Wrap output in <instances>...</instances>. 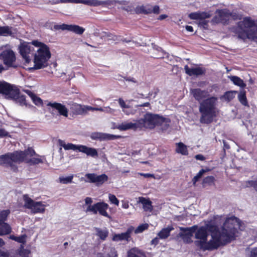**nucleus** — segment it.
I'll return each instance as SVG.
<instances>
[{
	"mask_svg": "<svg viewBox=\"0 0 257 257\" xmlns=\"http://www.w3.org/2000/svg\"><path fill=\"white\" fill-rule=\"evenodd\" d=\"M100 6H102L105 7H108L115 5L117 3L120 5H124L126 3V1H117L116 0H107L105 1H99Z\"/></svg>",
	"mask_w": 257,
	"mask_h": 257,
	"instance_id": "29",
	"label": "nucleus"
},
{
	"mask_svg": "<svg viewBox=\"0 0 257 257\" xmlns=\"http://www.w3.org/2000/svg\"><path fill=\"white\" fill-rule=\"evenodd\" d=\"M108 205L104 202H99L92 205H88L86 211L93 212L96 214L98 212L100 215L110 219L111 216L108 214L106 210L108 208Z\"/></svg>",
	"mask_w": 257,
	"mask_h": 257,
	"instance_id": "10",
	"label": "nucleus"
},
{
	"mask_svg": "<svg viewBox=\"0 0 257 257\" xmlns=\"http://www.w3.org/2000/svg\"><path fill=\"white\" fill-rule=\"evenodd\" d=\"M149 227V225L147 223L142 224L138 226L135 230V233H139L143 232Z\"/></svg>",
	"mask_w": 257,
	"mask_h": 257,
	"instance_id": "45",
	"label": "nucleus"
},
{
	"mask_svg": "<svg viewBox=\"0 0 257 257\" xmlns=\"http://www.w3.org/2000/svg\"><path fill=\"white\" fill-rule=\"evenodd\" d=\"M118 103L120 106L122 108H128L130 106L128 105H126L124 102V101L121 98L118 99Z\"/></svg>",
	"mask_w": 257,
	"mask_h": 257,
	"instance_id": "56",
	"label": "nucleus"
},
{
	"mask_svg": "<svg viewBox=\"0 0 257 257\" xmlns=\"http://www.w3.org/2000/svg\"><path fill=\"white\" fill-rule=\"evenodd\" d=\"M73 178V176L71 175L66 177H59V180L60 183L64 184H67L68 183H72Z\"/></svg>",
	"mask_w": 257,
	"mask_h": 257,
	"instance_id": "43",
	"label": "nucleus"
},
{
	"mask_svg": "<svg viewBox=\"0 0 257 257\" xmlns=\"http://www.w3.org/2000/svg\"><path fill=\"white\" fill-rule=\"evenodd\" d=\"M237 91L230 90L225 92L223 95V98L228 102L231 101L235 96V94L237 93Z\"/></svg>",
	"mask_w": 257,
	"mask_h": 257,
	"instance_id": "34",
	"label": "nucleus"
},
{
	"mask_svg": "<svg viewBox=\"0 0 257 257\" xmlns=\"http://www.w3.org/2000/svg\"><path fill=\"white\" fill-rule=\"evenodd\" d=\"M108 198L111 203L118 206L119 201L114 195L109 194Z\"/></svg>",
	"mask_w": 257,
	"mask_h": 257,
	"instance_id": "48",
	"label": "nucleus"
},
{
	"mask_svg": "<svg viewBox=\"0 0 257 257\" xmlns=\"http://www.w3.org/2000/svg\"><path fill=\"white\" fill-rule=\"evenodd\" d=\"M32 44L39 48L34 54V66L30 68V70H38L48 66V62L51 57L49 46L38 40L32 41Z\"/></svg>",
	"mask_w": 257,
	"mask_h": 257,
	"instance_id": "4",
	"label": "nucleus"
},
{
	"mask_svg": "<svg viewBox=\"0 0 257 257\" xmlns=\"http://www.w3.org/2000/svg\"><path fill=\"white\" fill-rule=\"evenodd\" d=\"M9 134L4 128H0V138L10 137Z\"/></svg>",
	"mask_w": 257,
	"mask_h": 257,
	"instance_id": "58",
	"label": "nucleus"
},
{
	"mask_svg": "<svg viewBox=\"0 0 257 257\" xmlns=\"http://www.w3.org/2000/svg\"><path fill=\"white\" fill-rule=\"evenodd\" d=\"M134 231V227L133 226H130L125 232L115 234L112 237V240L115 241L126 240L130 241L131 239V234Z\"/></svg>",
	"mask_w": 257,
	"mask_h": 257,
	"instance_id": "18",
	"label": "nucleus"
},
{
	"mask_svg": "<svg viewBox=\"0 0 257 257\" xmlns=\"http://www.w3.org/2000/svg\"><path fill=\"white\" fill-rule=\"evenodd\" d=\"M185 73L190 76H200L204 75L206 73V69L203 67L189 68L188 65L184 67Z\"/></svg>",
	"mask_w": 257,
	"mask_h": 257,
	"instance_id": "19",
	"label": "nucleus"
},
{
	"mask_svg": "<svg viewBox=\"0 0 257 257\" xmlns=\"http://www.w3.org/2000/svg\"><path fill=\"white\" fill-rule=\"evenodd\" d=\"M139 175L141 176H144L145 178H155V175L153 174L150 173H139Z\"/></svg>",
	"mask_w": 257,
	"mask_h": 257,
	"instance_id": "60",
	"label": "nucleus"
},
{
	"mask_svg": "<svg viewBox=\"0 0 257 257\" xmlns=\"http://www.w3.org/2000/svg\"><path fill=\"white\" fill-rule=\"evenodd\" d=\"M96 175V174L95 173L86 174L85 177L87 180H86L85 181L89 183H95Z\"/></svg>",
	"mask_w": 257,
	"mask_h": 257,
	"instance_id": "44",
	"label": "nucleus"
},
{
	"mask_svg": "<svg viewBox=\"0 0 257 257\" xmlns=\"http://www.w3.org/2000/svg\"><path fill=\"white\" fill-rule=\"evenodd\" d=\"M18 93L14 97H11L10 99L14 100L16 103H19L20 105H27L26 96L25 95H21L20 89L17 87Z\"/></svg>",
	"mask_w": 257,
	"mask_h": 257,
	"instance_id": "26",
	"label": "nucleus"
},
{
	"mask_svg": "<svg viewBox=\"0 0 257 257\" xmlns=\"http://www.w3.org/2000/svg\"><path fill=\"white\" fill-rule=\"evenodd\" d=\"M32 100L35 104L37 106L42 105L43 104L42 100L36 95L33 98Z\"/></svg>",
	"mask_w": 257,
	"mask_h": 257,
	"instance_id": "53",
	"label": "nucleus"
},
{
	"mask_svg": "<svg viewBox=\"0 0 257 257\" xmlns=\"http://www.w3.org/2000/svg\"><path fill=\"white\" fill-rule=\"evenodd\" d=\"M24 162L31 166L44 163L43 159L39 158H32L29 159H26Z\"/></svg>",
	"mask_w": 257,
	"mask_h": 257,
	"instance_id": "36",
	"label": "nucleus"
},
{
	"mask_svg": "<svg viewBox=\"0 0 257 257\" xmlns=\"http://www.w3.org/2000/svg\"><path fill=\"white\" fill-rule=\"evenodd\" d=\"M141 129L143 128H154L156 126H162L163 131L167 130L170 126L171 119L157 114L147 112L143 118L139 119Z\"/></svg>",
	"mask_w": 257,
	"mask_h": 257,
	"instance_id": "5",
	"label": "nucleus"
},
{
	"mask_svg": "<svg viewBox=\"0 0 257 257\" xmlns=\"http://www.w3.org/2000/svg\"><path fill=\"white\" fill-rule=\"evenodd\" d=\"M104 36L107 37L109 40H111L113 41H116L117 40V36L116 35H113L112 34L110 33H105Z\"/></svg>",
	"mask_w": 257,
	"mask_h": 257,
	"instance_id": "55",
	"label": "nucleus"
},
{
	"mask_svg": "<svg viewBox=\"0 0 257 257\" xmlns=\"http://www.w3.org/2000/svg\"><path fill=\"white\" fill-rule=\"evenodd\" d=\"M215 15L213 18V21L216 23H221L224 25L228 24L230 17H232L234 20L237 19V16L232 14L230 11L227 9H218L215 12Z\"/></svg>",
	"mask_w": 257,
	"mask_h": 257,
	"instance_id": "7",
	"label": "nucleus"
},
{
	"mask_svg": "<svg viewBox=\"0 0 257 257\" xmlns=\"http://www.w3.org/2000/svg\"><path fill=\"white\" fill-rule=\"evenodd\" d=\"M12 227L8 223L0 221V236L8 235L12 232Z\"/></svg>",
	"mask_w": 257,
	"mask_h": 257,
	"instance_id": "25",
	"label": "nucleus"
},
{
	"mask_svg": "<svg viewBox=\"0 0 257 257\" xmlns=\"http://www.w3.org/2000/svg\"><path fill=\"white\" fill-rule=\"evenodd\" d=\"M23 198L24 201V207L31 210L33 214L43 213L45 211V205L42 204V202L35 201L27 194L24 195Z\"/></svg>",
	"mask_w": 257,
	"mask_h": 257,
	"instance_id": "8",
	"label": "nucleus"
},
{
	"mask_svg": "<svg viewBox=\"0 0 257 257\" xmlns=\"http://www.w3.org/2000/svg\"><path fill=\"white\" fill-rule=\"evenodd\" d=\"M96 235L103 240H104L108 235V231L107 230H101L100 228H96Z\"/></svg>",
	"mask_w": 257,
	"mask_h": 257,
	"instance_id": "37",
	"label": "nucleus"
},
{
	"mask_svg": "<svg viewBox=\"0 0 257 257\" xmlns=\"http://www.w3.org/2000/svg\"><path fill=\"white\" fill-rule=\"evenodd\" d=\"M96 257H118V254L115 248H112L106 255H104L102 253H99Z\"/></svg>",
	"mask_w": 257,
	"mask_h": 257,
	"instance_id": "41",
	"label": "nucleus"
},
{
	"mask_svg": "<svg viewBox=\"0 0 257 257\" xmlns=\"http://www.w3.org/2000/svg\"><path fill=\"white\" fill-rule=\"evenodd\" d=\"M82 4L91 7H98L100 6L99 0H82Z\"/></svg>",
	"mask_w": 257,
	"mask_h": 257,
	"instance_id": "40",
	"label": "nucleus"
},
{
	"mask_svg": "<svg viewBox=\"0 0 257 257\" xmlns=\"http://www.w3.org/2000/svg\"><path fill=\"white\" fill-rule=\"evenodd\" d=\"M11 29V27L8 26H0V36H7L12 35L13 33Z\"/></svg>",
	"mask_w": 257,
	"mask_h": 257,
	"instance_id": "35",
	"label": "nucleus"
},
{
	"mask_svg": "<svg viewBox=\"0 0 257 257\" xmlns=\"http://www.w3.org/2000/svg\"><path fill=\"white\" fill-rule=\"evenodd\" d=\"M208 17L209 16L205 13L194 12L190 13L189 15V17L192 20H204Z\"/></svg>",
	"mask_w": 257,
	"mask_h": 257,
	"instance_id": "32",
	"label": "nucleus"
},
{
	"mask_svg": "<svg viewBox=\"0 0 257 257\" xmlns=\"http://www.w3.org/2000/svg\"><path fill=\"white\" fill-rule=\"evenodd\" d=\"M247 257H257V247L251 248Z\"/></svg>",
	"mask_w": 257,
	"mask_h": 257,
	"instance_id": "52",
	"label": "nucleus"
},
{
	"mask_svg": "<svg viewBox=\"0 0 257 257\" xmlns=\"http://www.w3.org/2000/svg\"><path fill=\"white\" fill-rule=\"evenodd\" d=\"M26 235L23 234L20 236L17 237L16 241L19 243H21L24 244L26 242Z\"/></svg>",
	"mask_w": 257,
	"mask_h": 257,
	"instance_id": "54",
	"label": "nucleus"
},
{
	"mask_svg": "<svg viewBox=\"0 0 257 257\" xmlns=\"http://www.w3.org/2000/svg\"><path fill=\"white\" fill-rule=\"evenodd\" d=\"M11 213L10 209L2 210L0 211V221L6 222Z\"/></svg>",
	"mask_w": 257,
	"mask_h": 257,
	"instance_id": "39",
	"label": "nucleus"
},
{
	"mask_svg": "<svg viewBox=\"0 0 257 257\" xmlns=\"http://www.w3.org/2000/svg\"><path fill=\"white\" fill-rule=\"evenodd\" d=\"M84 109L85 110V113H87V111H89V110H102L101 108L99 109V108H97L93 107L90 106H84Z\"/></svg>",
	"mask_w": 257,
	"mask_h": 257,
	"instance_id": "62",
	"label": "nucleus"
},
{
	"mask_svg": "<svg viewBox=\"0 0 257 257\" xmlns=\"http://www.w3.org/2000/svg\"><path fill=\"white\" fill-rule=\"evenodd\" d=\"M119 138H120L119 136L99 132H94L90 135V138L92 140L100 141L114 140Z\"/></svg>",
	"mask_w": 257,
	"mask_h": 257,
	"instance_id": "17",
	"label": "nucleus"
},
{
	"mask_svg": "<svg viewBox=\"0 0 257 257\" xmlns=\"http://www.w3.org/2000/svg\"><path fill=\"white\" fill-rule=\"evenodd\" d=\"M197 228V225H194L191 227H181L180 230L183 232H180L179 236L182 239L185 243H191L193 242L191 237Z\"/></svg>",
	"mask_w": 257,
	"mask_h": 257,
	"instance_id": "13",
	"label": "nucleus"
},
{
	"mask_svg": "<svg viewBox=\"0 0 257 257\" xmlns=\"http://www.w3.org/2000/svg\"><path fill=\"white\" fill-rule=\"evenodd\" d=\"M236 33L238 35V38L242 39L243 40H245L246 39H250L249 37V29H245L243 28L239 29L238 27L236 30Z\"/></svg>",
	"mask_w": 257,
	"mask_h": 257,
	"instance_id": "27",
	"label": "nucleus"
},
{
	"mask_svg": "<svg viewBox=\"0 0 257 257\" xmlns=\"http://www.w3.org/2000/svg\"><path fill=\"white\" fill-rule=\"evenodd\" d=\"M118 128L121 131H126L130 129H133L135 130L138 128L141 129L139 119L136 120V122L135 123L132 122H122L120 125H119Z\"/></svg>",
	"mask_w": 257,
	"mask_h": 257,
	"instance_id": "21",
	"label": "nucleus"
},
{
	"mask_svg": "<svg viewBox=\"0 0 257 257\" xmlns=\"http://www.w3.org/2000/svg\"><path fill=\"white\" fill-rule=\"evenodd\" d=\"M208 234L207 228L204 226L200 227L196 231H195V237L199 240L195 241V244L199 247L202 246V244L204 243L205 240H207Z\"/></svg>",
	"mask_w": 257,
	"mask_h": 257,
	"instance_id": "15",
	"label": "nucleus"
},
{
	"mask_svg": "<svg viewBox=\"0 0 257 257\" xmlns=\"http://www.w3.org/2000/svg\"><path fill=\"white\" fill-rule=\"evenodd\" d=\"M108 176L105 174L100 175H96L95 183L97 185H101L108 180Z\"/></svg>",
	"mask_w": 257,
	"mask_h": 257,
	"instance_id": "38",
	"label": "nucleus"
},
{
	"mask_svg": "<svg viewBox=\"0 0 257 257\" xmlns=\"http://www.w3.org/2000/svg\"><path fill=\"white\" fill-rule=\"evenodd\" d=\"M255 26L254 20L250 17H245L243 20L237 23V27L239 29H251Z\"/></svg>",
	"mask_w": 257,
	"mask_h": 257,
	"instance_id": "20",
	"label": "nucleus"
},
{
	"mask_svg": "<svg viewBox=\"0 0 257 257\" xmlns=\"http://www.w3.org/2000/svg\"><path fill=\"white\" fill-rule=\"evenodd\" d=\"M207 228H208V230L210 232L213 233V234H215V235H216L215 234H218L217 235H220V233L221 232V231H219L218 227L216 225H214V224H209V225H207Z\"/></svg>",
	"mask_w": 257,
	"mask_h": 257,
	"instance_id": "42",
	"label": "nucleus"
},
{
	"mask_svg": "<svg viewBox=\"0 0 257 257\" xmlns=\"http://www.w3.org/2000/svg\"><path fill=\"white\" fill-rule=\"evenodd\" d=\"M245 186L247 187H253L254 189L257 192V180L246 181Z\"/></svg>",
	"mask_w": 257,
	"mask_h": 257,
	"instance_id": "46",
	"label": "nucleus"
},
{
	"mask_svg": "<svg viewBox=\"0 0 257 257\" xmlns=\"http://www.w3.org/2000/svg\"><path fill=\"white\" fill-rule=\"evenodd\" d=\"M17 88L6 81H0V93L5 95L8 98L15 96L18 92Z\"/></svg>",
	"mask_w": 257,
	"mask_h": 257,
	"instance_id": "12",
	"label": "nucleus"
},
{
	"mask_svg": "<svg viewBox=\"0 0 257 257\" xmlns=\"http://www.w3.org/2000/svg\"><path fill=\"white\" fill-rule=\"evenodd\" d=\"M139 202L143 204V209L145 211L151 212L153 210L152 202L149 198L140 197Z\"/></svg>",
	"mask_w": 257,
	"mask_h": 257,
	"instance_id": "22",
	"label": "nucleus"
},
{
	"mask_svg": "<svg viewBox=\"0 0 257 257\" xmlns=\"http://www.w3.org/2000/svg\"><path fill=\"white\" fill-rule=\"evenodd\" d=\"M215 179L212 176H207L203 179V183L211 185L214 183Z\"/></svg>",
	"mask_w": 257,
	"mask_h": 257,
	"instance_id": "47",
	"label": "nucleus"
},
{
	"mask_svg": "<svg viewBox=\"0 0 257 257\" xmlns=\"http://www.w3.org/2000/svg\"><path fill=\"white\" fill-rule=\"evenodd\" d=\"M53 28L55 30H68L78 35L82 34L85 31V29L78 25H67L65 24L55 25Z\"/></svg>",
	"mask_w": 257,
	"mask_h": 257,
	"instance_id": "14",
	"label": "nucleus"
},
{
	"mask_svg": "<svg viewBox=\"0 0 257 257\" xmlns=\"http://www.w3.org/2000/svg\"><path fill=\"white\" fill-rule=\"evenodd\" d=\"M203 174V171L200 170L199 172L197 174V175L193 178L192 181L194 185H195L196 183L199 180V179L202 176Z\"/></svg>",
	"mask_w": 257,
	"mask_h": 257,
	"instance_id": "49",
	"label": "nucleus"
},
{
	"mask_svg": "<svg viewBox=\"0 0 257 257\" xmlns=\"http://www.w3.org/2000/svg\"><path fill=\"white\" fill-rule=\"evenodd\" d=\"M28 156L42 157L37 154L32 148L29 147L24 151H15L0 155V165L9 168L12 171L17 173L19 171L17 164L24 162Z\"/></svg>",
	"mask_w": 257,
	"mask_h": 257,
	"instance_id": "3",
	"label": "nucleus"
},
{
	"mask_svg": "<svg viewBox=\"0 0 257 257\" xmlns=\"http://www.w3.org/2000/svg\"><path fill=\"white\" fill-rule=\"evenodd\" d=\"M238 99L240 103L243 106L249 107V104L246 96V91L241 90L238 95Z\"/></svg>",
	"mask_w": 257,
	"mask_h": 257,
	"instance_id": "30",
	"label": "nucleus"
},
{
	"mask_svg": "<svg viewBox=\"0 0 257 257\" xmlns=\"http://www.w3.org/2000/svg\"><path fill=\"white\" fill-rule=\"evenodd\" d=\"M159 239H160V238H159V237L158 236H157V237L153 238L151 240V244H153L155 245H157L159 243Z\"/></svg>",
	"mask_w": 257,
	"mask_h": 257,
	"instance_id": "64",
	"label": "nucleus"
},
{
	"mask_svg": "<svg viewBox=\"0 0 257 257\" xmlns=\"http://www.w3.org/2000/svg\"><path fill=\"white\" fill-rule=\"evenodd\" d=\"M47 106L51 107V110L50 109V112L52 115L55 114L54 111L56 110L58 112V114L61 116H63L65 117L68 116V109L66 106L59 102L56 101L49 102L47 103Z\"/></svg>",
	"mask_w": 257,
	"mask_h": 257,
	"instance_id": "11",
	"label": "nucleus"
},
{
	"mask_svg": "<svg viewBox=\"0 0 257 257\" xmlns=\"http://www.w3.org/2000/svg\"><path fill=\"white\" fill-rule=\"evenodd\" d=\"M51 4L56 5L59 3H70V0H53L51 2Z\"/></svg>",
	"mask_w": 257,
	"mask_h": 257,
	"instance_id": "57",
	"label": "nucleus"
},
{
	"mask_svg": "<svg viewBox=\"0 0 257 257\" xmlns=\"http://www.w3.org/2000/svg\"><path fill=\"white\" fill-rule=\"evenodd\" d=\"M190 92L195 99L199 103L200 122L206 124L212 123L219 112L216 106L217 98L215 96L207 97L208 92L200 88L192 89Z\"/></svg>",
	"mask_w": 257,
	"mask_h": 257,
	"instance_id": "2",
	"label": "nucleus"
},
{
	"mask_svg": "<svg viewBox=\"0 0 257 257\" xmlns=\"http://www.w3.org/2000/svg\"><path fill=\"white\" fill-rule=\"evenodd\" d=\"M135 11L137 14H145V6H138L136 8Z\"/></svg>",
	"mask_w": 257,
	"mask_h": 257,
	"instance_id": "50",
	"label": "nucleus"
},
{
	"mask_svg": "<svg viewBox=\"0 0 257 257\" xmlns=\"http://www.w3.org/2000/svg\"><path fill=\"white\" fill-rule=\"evenodd\" d=\"M58 144L61 147H63L65 150H78L80 152L85 153L88 156L95 158L98 156L97 150L93 148H90L84 145H76L72 143H68L66 144L65 142L59 139L58 141Z\"/></svg>",
	"mask_w": 257,
	"mask_h": 257,
	"instance_id": "6",
	"label": "nucleus"
},
{
	"mask_svg": "<svg viewBox=\"0 0 257 257\" xmlns=\"http://www.w3.org/2000/svg\"><path fill=\"white\" fill-rule=\"evenodd\" d=\"M152 14H159L160 13V8L158 6L156 5L154 7L152 6Z\"/></svg>",
	"mask_w": 257,
	"mask_h": 257,
	"instance_id": "59",
	"label": "nucleus"
},
{
	"mask_svg": "<svg viewBox=\"0 0 257 257\" xmlns=\"http://www.w3.org/2000/svg\"><path fill=\"white\" fill-rule=\"evenodd\" d=\"M0 59L3 61L5 65L8 67H12L16 61V56L12 50H6L0 54Z\"/></svg>",
	"mask_w": 257,
	"mask_h": 257,
	"instance_id": "16",
	"label": "nucleus"
},
{
	"mask_svg": "<svg viewBox=\"0 0 257 257\" xmlns=\"http://www.w3.org/2000/svg\"><path fill=\"white\" fill-rule=\"evenodd\" d=\"M176 152L179 154H181L182 155H188V151L187 146L184 145L183 143L180 142L176 144Z\"/></svg>",
	"mask_w": 257,
	"mask_h": 257,
	"instance_id": "28",
	"label": "nucleus"
},
{
	"mask_svg": "<svg viewBox=\"0 0 257 257\" xmlns=\"http://www.w3.org/2000/svg\"><path fill=\"white\" fill-rule=\"evenodd\" d=\"M127 257H146L144 251L137 247L131 248L127 253Z\"/></svg>",
	"mask_w": 257,
	"mask_h": 257,
	"instance_id": "23",
	"label": "nucleus"
},
{
	"mask_svg": "<svg viewBox=\"0 0 257 257\" xmlns=\"http://www.w3.org/2000/svg\"><path fill=\"white\" fill-rule=\"evenodd\" d=\"M31 43L23 41L19 46V51L20 55L25 61V63L29 64L31 61V57L34 54L35 49Z\"/></svg>",
	"mask_w": 257,
	"mask_h": 257,
	"instance_id": "9",
	"label": "nucleus"
},
{
	"mask_svg": "<svg viewBox=\"0 0 257 257\" xmlns=\"http://www.w3.org/2000/svg\"><path fill=\"white\" fill-rule=\"evenodd\" d=\"M174 229V227L171 225L163 228L158 233L157 236L160 239H166L170 235L171 231Z\"/></svg>",
	"mask_w": 257,
	"mask_h": 257,
	"instance_id": "24",
	"label": "nucleus"
},
{
	"mask_svg": "<svg viewBox=\"0 0 257 257\" xmlns=\"http://www.w3.org/2000/svg\"><path fill=\"white\" fill-rule=\"evenodd\" d=\"M145 14H152V6L148 4L146 6H145Z\"/></svg>",
	"mask_w": 257,
	"mask_h": 257,
	"instance_id": "61",
	"label": "nucleus"
},
{
	"mask_svg": "<svg viewBox=\"0 0 257 257\" xmlns=\"http://www.w3.org/2000/svg\"><path fill=\"white\" fill-rule=\"evenodd\" d=\"M249 37L250 39L254 40L257 39V28L249 29Z\"/></svg>",
	"mask_w": 257,
	"mask_h": 257,
	"instance_id": "51",
	"label": "nucleus"
},
{
	"mask_svg": "<svg viewBox=\"0 0 257 257\" xmlns=\"http://www.w3.org/2000/svg\"><path fill=\"white\" fill-rule=\"evenodd\" d=\"M73 113L76 115H83L85 114V110L84 109V106L80 104H73L72 107Z\"/></svg>",
	"mask_w": 257,
	"mask_h": 257,
	"instance_id": "33",
	"label": "nucleus"
},
{
	"mask_svg": "<svg viewBox=\"0 0 257 257\" xmlns=\"http://www.w3.org/2000/svg\"><path fill=\"white\" fill-rule=\"evenodd\" d=\"M230 79L234 85L239 86L242 88H244L246 86V84L244 82L243 80L238 76H231L230 77Z\"/></svg>",
	"mask_w": 257,
	"mask_h": 257,
	"instance_id": "31",
	"label": "nucleus"
},
{
	"mask_svg": "<svg viewBox=\"0 0 257 257\" xmlns=\"http://www.w3.org/2000/svg\"><path fill=\"white\" fill-rule=\"evenodd\" d=\"M10 255L8 251H4L0 248V257H10Z\"/></svg>",
	"mask_w": 257,
	"mask_h": 257,
	"instance_id": "63",
	"label": "nucleus"
},
{
	"mask_svg": "<svg viewBox=\"0 0 257 257\" xmlns=\"http://www.w3.org/2000/svg\"><path fill=\"white\" fill-rule=\"evenodd\" d=\"M241 224L240 220L235 216L227 218L221 227L219 235H212V239L205 240L199 248L203 251L218 248L221 244L225 245L235 239L236 234Z\"/></svg>",
	"mask_w": 257,
	"mask_h": 257,
	"instance_id": "1",
	"label": "nucleus"
}]
</instances>
